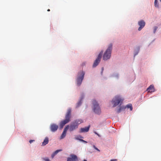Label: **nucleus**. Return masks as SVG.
Wrapping results in <instances>:
<instances>
[{
    "label": "nucleus",
    "mask_w": 161,
    "mask_h": 161,
    "mask_svg": "<svg viewBox=\"0 0 161 161\" xmlns=\"http://www.w3.org/2000/svg\"><path fill=\"white\" fill-rule=\"evenodd\" d=\"M71 116V109L69 108L65 116V119L62 121L60 123V126L61 128H62L64 125L70 121Z\"/></svg>",
    "instance_id": "f257e3e1"
},
{
    "label": "nucleus",
    "mask_w": 161,
    "mask_h": 161,
    "mask_svg": "<svg viewBox=\"0 0 161 161\" xmlns=\"http://www.w3.org/2000/svg\"><path fill=\"white\" fill-rule=\"evenodd\" d=\"M83 122L82 120L78 119L74 121L69 126V130L72 131L78 128V125Z\"/></svg>",
    "instance_id": "f03ea898"
},
{
    "label": "nucleus",
    "mask_w": 161,
    "mask_h": 161,
    "mask_svg": "<svg viewBox=\"0 0 161 161\" xmlns=\"http://www.w3.org/2000/svg\"><path fill=\"white\" fill-rule=\"evenodd\" d=\"M113 45L112 44H110L104 53L103 56V59L107 60L109 59L111 56V51L112 49Z\"/></svg>",
    "instance_id": "7ed1b4c3"
},
{
    "label": "nucleus",
    "mask_w": 161,
    "mask_h": 161,
    "mask_svg": "<svg viewBox=\"0 0 161 161\" xmlns=\"http://www.w3.org/2000/svg\"><path fill=\"white\" fill-rule=\"evenodd\" d=\"M123 101L122 99L120 96H116L112 100L111 102L113 104V107H114L118 105L120 103L121 105Z\"/></svg>",
    "instance_id": "20e7f679"
},
{
    "label": "nucleus",
    "mask_w": 161,
    "mask_h": 161,
    "mask_svg": "<svg viewBox=\"0 0 161 161\" xmlns=\"http://www.w3.org/2000/svg\"><path fill=\"white\" fill-rule=\"evenodd\" d=\"M92 109L94 112L98 114H99L101 113V110L98 104L95 100L92 101Z\"/></svg>",
    "instance_id": "39448f33"
},
{
    "label": "nucleus",
    "mask_w": 161,
    "mask_h": 161,
    "mask_svg": "<svg viewBox=\"0 0 161 161\" xmlns=\"http://www.w3.org/2000/svg\"><path fill=\"white\" fill-rule=\"evenodd\" d=\"M85 73L81 71L78 73V77L77 79V85L80 86L81 84L82 80L83 79Z\"/></svg>",
    "instance_id": "423d86ee"
},
{
    "label": "nucleus",
    "mask_w": 161,
    "mask_h": 161,
    "mask_svg": "<svg viewBox=\"0 0 161 161\" xmlns=\"http://www.w3.org/2000/svg\"><path fill=\"white\" fill-rule=\"evenodd\" d=\"M103 53V51H101L98 54L97 58L95 61L93 65V67H96L99 63L100 61Z\"/></svg>",
    "instance_id": "0eeeda50"
},
{
    "label": "nucleus",
    "mask_w": 161,
    "mask_h": 161,
    "mask_svg": "<svg viewBox=\"0 0 161 161\" xmlns=\"http://www.w3.org/2000/svg\"><path fill=\"white\" fill-rule=\"evenodd\" d=\"M70 157H68L67 161H79L77 157L75 155L71 154L70 155Z\"/></svg>",
    "instance_id": "6e6552de"
},
{
    "label": "nucleus",
    "mask_w": 161,
    "mask_h": 161,
    "mask_svg": "<svg viewBox=\"0 0 161 161\" xmlns=\"http://www.w3.org/2000/svg\"><path fill=\"white\" fill-rule=\"evenodd\" d=\"M69 128V125H66L65 127L64 128V131L62 133V135H61L60 139H62L64 138L66 135V133L68 129Z\"/></svg>",
    "instance_id": "1a4fd4ad"
},
{
    "label": "nucleus",
    "mask_w": 161,
    "mask_h": 161,
    "mask_svg": "<svg viewBox=\"0 0 161 161\" xmlns=\"http://www.w3.org/2000/svg\"><path fill=\"white\" fill-rule=\"evenodd\" d=\"M58 128V125L55 124H52L50 125V128L51 130L53 132L56 131L57 130Z\"/></svg>",
    "instance_id": "9d476101"
},
{
    "label": "nucleus",
    "mask_w": 161,
    "mask_h": 161,
    "mask_svg": "<svg viewBox=\"0 0 161 161\" xmlns=\"http://www.w3.org/2000/svg\"><path fill=\"white\" fill-rule=\"evenodd\" d=\"M138 24L140 26L138 30L141 31L145 25V22L143 20H141L138 22Z\"/></svg>",
    "instance_id": "9b49d317"
},
{
    "label": "nucleus",
    "mask_w": 161,
    "mask_h": 161,
    "mask_svg": "<svg viewBox=\"0 0 161 161\" xmlns=\"http://www.w3.org/2000/svg\"><path fill=\"white\" fill-rule=\"evenodd\" d=\"M90 127V126L89 125L88 127L80 128V132L82 133L88 132L89 130Z\"/></svg>",
    "instance_id": "f8f14e48"
},
{
    "label": "nucleus",
    "mask_w": 161,
    "mask_h": 161,
    "mask_svg": "<svg viewBox=\"0 0 161 161\" xmlns=\"http://www.w3.org/2000/svg\"><path fill=\"white\" fill-rule=\"evenodd\" d=\"M148 92H153L154 91V88L153 85H151L147 90Z\"/></svg>",
    "instance_id": "ddd939ff"
},
{
    "label": "nucleus",
    "mask_w": 161,
    "mask_h": 161,
    "mask_svg": "<svg viewBox=\"0 0 161 161\" xmlns=\"http://www.w3.org/2000/svg\"><path fill=\"white\" fill-rule=\"evenodd\" d=\"M49 142L48 138L47 137H46L45 138L43 142L42 143V146H44L47 144Z\"/></svg>",
    "instance_id": "4468645a"
},
{
    "label": "nucleus",
    "mask_w": 161,
    "mask_h": 161,
    "mask_svg": "<svg viewBox=\"0 0 161 161\" xmlns=\"http://www.w3.org/2000/svg\"><path fill=\"white\" fill-rule=\"evenodd\" d=\"M125 107V108H129L130 109V111H132V105L131 104L129 103L126 106H124Z\"/></svg>",
    "instance_id": "2eb2a0df"
},
{
    "label": "nucleus",
    "mask_w": 161,
    "mask_h": 161,
    "mask_svg": "<svg viewBox=\"0 0 161 161\" xmlns=\"http://www.w3.org/2000/svg\"><path fill=\"white\" fill-rule=\"evenodd\" d=\"M125 109V107L124 106L120 107L119 109L117 111V113H120L122 110Z\"/></svg>",
    "instance_id": "dca6fc26"
},
{
    "label": "nucleus",
    "mask_w": 161,
    "mask_h": 161,
    "mask_svg": "<svg viewBox=\"0 0 161 161\" xmlns=\"http://www.w3.org/2000/svg\"><path fill=\"white\" fill-rule=\"evenodd\" d=\"M154 6L155 7H158V3L157 0H155L154 1Z\"/></svg>",
    "instance_id": "f3484780"
},
{
    "label": "nucleus",
    "mask_w": 161,
    "mask_h": 161,
    "mask_svg": "<svg viewBox=\"0 0 161 161\" xmlns=\"http://www.w3.org/2000/svg\"><path fill=\"white\" fill-rule=\"evenodd\" d=\"M62 150V149L56 150L54 152V153L56 155L58 152L61 151Z\"/></svg>",
    "instance_id": "a211bd4d"
},
{
    "label": "nucleus",
    "mask_w": 161,
    "mask_h": 161,
    "mask_svg": "<svg viewBox=\"0 0 161 161\" xmlns=\"http://www.w3.org/2000/svg\"><path fill=\"white\" fill-rule=\"evenodd\" d=\"M82 102L81 100H80L78 103L76 107H79L81 104Z\"/></svg>",
    "instance_id": "6ab92c4d"
},
{
    "label": "nucleus",
    "mask_w": 161,
    "mask_h": 161,
    "mask_svg": "<svg viewBox=\"0 0 161 161\" xmlns=\"http://www.w3.org/2000/svg\"><path fill=\"white\" fill-rule=\"evenodd\" d=\"M43 159L45 161H50L49 159L47 158H43Z\"/></svg>",
    "instance_id": "aec40b11"
},
{
    "label": "nucleus",
    "mask_w": 161,
    "mask_h": 161,
    "mask_svg": "<svg viewBox=\"0 0 161 161\" xmlns=\"http://www.w3.org/2000/svg\"><path fill=\"white\" fill-rule=\"evenodd\" d=\"M158 29V27L157 26H155L154 27V30L153 31V33H155L157 31V29Z\"/></svg>",
    "instance_id": "412c9836"
},
{
    "label": "nucleus",
    "mask_w": 161,
    "mask_h": 161,
    "mask_svg": "<svg viewBox=\"0 0 161 161\" xmlns=\"http://www.w3.org/2000/svg\"><path fill=\"white\" fill-rule=\"evenodd\" d=\"M93 147L95 149L98 151V152L100 151V150L99 149H98L95 145H94L93 146Z\"/></svg>",
    "instance_id": "4be33fe9"
},
{
    "label": "nucleus",
    "mask_w": 161,
    "mask_h": 161,
    "mask_svg": "<svg viewBox=\"0 0 161 161\" xmlns=\"http://www.w3.org/2000/svg\"><path fill=\"white\" fill-rule=\"evenodd\" d=\"M56 155L54 153L52 154V155H51V157L52 158H53V157H54V156L55 155Z\"/></svg>",
    "instance_id": "5701e85b"
},
{
    "label": "nucleus",
    "mask_w": 161,
    "mask_h": 161,
    "mask_svg": "<svg viewBox=\"0 0 161 161\" xmlns=\"http://www.w3.org/2000/svg\"><path fill=\"white\" fill-rule=\"evenodd\" d=\"M34 141H35L34 140H30L29 141V142L30 143H31L32 142H34Z\"/></svg>",
    "instance_id": "b1692460"
},
{
    "label": "nucleus",
    "mask_w": 161,
    "mask_h": 161,
    "mask_svg": "<svg viewBox=\"0 0 161 161\" xmlns=\"http://www.w3.org/2000/svg\"><path fill=\"white\" fill-rule=\"evenodd\" d=\"M117 159H111L110 161H117Z\"/></svg>",
    "instance_id": "393cba45"
},
{
    "label": "nucleus",
    "mask_w": 161,
    "mask_h": 161,
    "mask_svg": "<svg viewBox=\"0 0 161 161\" xmlns=\"http://www.w3.org/2000/svg\"><path fill=\"white\" fill-rule=\"evenodd\" d=\"M94 133L96 134H97L98 136L100 137V136L99 135V134H98L96 132H94Z\"/></svg>",
    "instance_id": "a878e982"
},
{
    "label": "nucleus",
    "mask_w": 161,
    "mask_h": 161,
    "mask_svg": "<svg viewBox=\"0 0 161 161\" xmlns=\"http://www.w3.org/2000/svg\"><path fill=\"white\" fill-rule=\"evenodd\" d=\"M79 140H80V141H82L83 142H84V141L83 140L81 139H79Z\"/></svg>",
    "instance_id": "bb28decb"
},
{
    "label": "nucleus",
    "mask_w": 161,
    "mask_h": 161,
    "mask_svg": "<svg viewBox=\"0 0 161 161\" xmlns=\"http://www.w3.org/2000/svg\"><path fill=\"white\" fill-rule=\"evenodd\" d=\"M85 142V143H87V142H86V141H84V142Z\"/></svg>",
    "instance_id": "cd10ccee"
},
{
    "label": "nucleus",
    "mask_w": 161,
    "mask_h": 161,
    "mask_svg": "<svg viewBox=\"0 0 161 161\" xmlns=\"http://www.w3.org/2000/svg\"><path fill=\"white\" fill-rule=\"evenodd\" d=\"M47 11H50V10L49 9H47Z\"/></svg>",
    "instance_id": "c85d7f7f"
},
{
    "label": "nucleus",
    "mask_w": 161,
    "mask_h": 161,
    "mask_svg": "<svg viewBox=\"0 0 161 161\" xmlns=\"http://www.w3.org/2000/svg\"><path fill=\"white\" fill-rule=\"evenodd\" d=\"M83 161H87L86 160H84Z\"/></svg>",
    "instance_id": "c756f323"
},
{
    "label": "nucleus",
    "mask_w": 161,
    "mask_h": 161,
    "mask_svg": "<svg viewBox=\"0 0 161 161\" xmlns=\"http://www.w3.org/2000/svg\"><path fill=\"white\" fill-rule=\"evenodd\" d=\"M160 1L161 2V0H160Z\"/></svg>",
    "instance_id": "7c9ffc66"
}]
</instances>
